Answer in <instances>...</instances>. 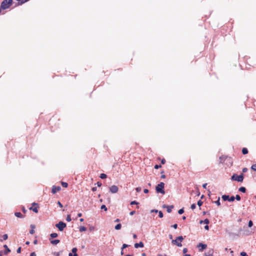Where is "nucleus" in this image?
Returning a JSON list of instances; mask_svg holds the SVG:
<instances>
[{
  "mask_svg": "<svg viewBox=\"0 0 256 256\" xmlns=\"http://www.w3.org/2000/svg\"><path fill=\"white\" fill-rule=\"evenodd\" d=\"M13 4V0H4L0 4V12L2 10L8 8Z\"/></svg>",
  "mask_w": 256,
  "mask_h": 256,
  "instance_id": "f257e3e1",
  "label": "nucleus"
},
{
  "mask_svg": "<svg viewBox=\"0 0 256 256\" xmlns=\"http://www.w3.org/2000/svg\"><path fill=\"white\" fill-rule=\"evenodd\" d=\"M164 185L165 184L164 182H160L158 184L155 188L156 192L164 194H165Z\"/></svg>",
  "mask_w": 256,
  "mask_h": 256,
  "instance_id": "f03ea898",
  "label": "nucleus"
},
{
  "mask_svg": "<svg viewBox=\"0 0 256 256\" xmlns=\"http://www.w3.org/2000/svg\"><path fill=\"white\" fill-rule=\"evenodd\" d=\"M184 237L182 236H178L174 240H172V244L177 246L181 247L182 246V242L184 240Z\"/></svg>",
  "mask_w": 256,
  "mask_h": 256,
  "instance_id": "7ed1b4c3",
  "label": "nucleus"
},
{
  "mask_svg": "<svg viewBox=\"0 0 256 256\" xmlns=\"http://www.w3.org/2000/svg\"><path fill=\"white\" fill-rule=\"evenodd\" d=\"M244 178V174L241 173L240 175L236 174H234L231 176V180L233 181H237L238 182H242Z\"/></svg>",
  "mask_w": 256,
  "mask_h": 256,
  "instance_id": "20e7f679",
  "label": "nucleus"
},
{
  "mask_svg": "<svg viewBox=\"0 0 256 256\" xmlns=\"http://www.w3.org/2000/svg\"><path fill=\"white\" fill-rule=\"evenodd\" d=\"M55 226L58 228L59 231L62 232L64 228L66 227V224L63 221H60L58 223L56 224Z\"/></svg>",
  "mask_w": 256,
  "mask_h": 256,
  "instance_id": "39448f33",
  "label": "nucleus"
},
{
  "mask_svg": "<svg viewBox=\"0 0 256 256\" xmlns=\"http://www.w3.org/2000/svg\"><path fill=\"white\" fill-rule=\"evenodd\" d=\"M197 247L198 248V250L200 252H202L207 248V244H204L202 242H200L197 245Z\"/></svg>",
  "mask_w": 256,
  "mask_h": 256,
  "instance_id": "423d86ee",
  "label": "nucleus"
},
{
  "mask_svg": "<svg viewBox=\"0 0 256 256\" xmlns=\"http://www.w3.org/2000/svg\"><path fill=\"white\" fill-rule=\"evenodd\" d=\"M162 208H166V211L168 213H170L172 211V209L174 208V205H166V204H164L162 205Z\"/></svg>",
  "mask_w": 256,
  "mask_h": 256,
  "instance_id": "0eeeda50",
  "label": "nucleus"
},
{
  "mask_svg": "<svg viewBox=\"0 0 256 256\" xmlns=\"http://www.w3.org/2000/svg\"><path fill=\"white\" fill-rule=\"evenodd\" d=\"M110 192L112 194L116 193L118 192V188L116 185H112L110 187Z\"/></svg>",
  "mask_w": 256,
  "mask_h": 256,
  "instance_id": "6e6552de",
  "label": "nucleus"
},
{
  "mask_svg": "<svg viewBox=\"0 0 256 256\" xmlns=\"http://www.w3.org/2000/svg\"><path fill=\"white\" fill-rule=\"evenodd\" d=\"M61 187L60 186H53L52 188V193L56 194L60 190Z\"/></svg>",
  "mask_w": 256,
  "mask_h": 256,
  "instance_id": "1a4fd4ad",
  "label": "nucleus"
},
{
  "mask_svg": "<svg viewBox=\"0 0 256 256\" xmlns=\"http://www.w3.org/2000/svg\"><path fill=\"white\" fill-rule=\"evenodd\" d=\"M32 206H36V207H34V208H33L32 206H31L30 208V210H32L34 212L36 213H38V204L34 202H33L32 204Z\"/></svg>",
  "mask_w": 256,
  "mask_h": 256,
  "instance_id": "9d476101",
  "label": "nucleus"
},
{
  "mask_svg": "<svg viewBox=\"0 0 256 256\" xmlns=\"http://www.w3.org/2000/svg\"><path fill=\"white\" fill-rule=\"evenodd\" d=\"M78 248H73L72 252L68 254V256H78L77 254Z\"/></svg>",
  "mask_w": 256,
  "mask_h": 256,
  "instance_id": "9b49d317",
  "label": "nucleus"
},
{
  "mask_svg": "<svg viewBox=\"0 0 256 256\" xmlns=\"http://www.w3.org/2000/svg\"><path fill=\"white\" fill-rule=\"evenodd\" d=\"M4 248V255H7L8 253L10 252V250L8 248L6 244H4L3 246Z\"/></svg>",
  "mask_w": 256,
  "mask_h": 256,
  "instance_id": "f8f14e48",
  "label": "nucleus"
},
{
  "mask_svg": "<svg viewBox=\"0 0 256 256\" xmlns=\"http://www.w3.org/2000/svg\"><path fill=\"white\" fill-rule=\"evenodd\" d=\"M134 246L136 248H142L144 247V244L142 242H140L138 243L134 244Z\"/></svg>",
  "mask_w": 256,
  "mask_h": 256,
  "instance_id": "ddd939ff",
  "label": "nucleus"
},
{
  "mask_svg": "<svg viewBox=\"0 0 256 256\" xmlns=\"http://www.w3.org/2000/svg\"><path fill=\"white\" fill-rule=\"evenodd\" d=\"M50 242L52 244H54V245H56L58 244V243L60 242V240H58V239H56V240H52V239H51L50 238Z\"/></svg>",
  "mask_w": 256,
  "mask_h": 256,
  "instance_id": "4468645a",
  "label": "nucleus"
},
{
  "mask_svg": "<svg viewBox=\"0 0 256 256\" xmlns=\"http://www.w3.org/2000/svg\"><path fill=\"white\" fill-rule=\"evenodd\" d=\"M228 156L225 155H222L219 157V159L220 160V163H222L224 162V160H226V158Z\"/></svg>",
  "mask_w": 256,
  "mask_h": 256,
  "instance_id": "2eb2a0df",
  "label": "nucleus"
},
{
  "mask_svg": "<svg viewBox=\"0 0 256 256\" xmlns=\"http://www.w3.org/2000/svg\"><path fill=\"white\" fill-rule=\"evenodd\" d=\"M14 216L18 218H24V216L22 214H21V212H14Z\"/></svg>",
  "mask_w": 256,
  "mask_h": 256,
  "instance_id": "dca6fc26",
  "label": "nucleus"
},
{
  "mask_svg": "<svg viewBox=\"0 0 256 256\" xmlns=\"http://www.w3.org/2000/svg\"><path fill=\"white\" fill-rule=\"evenodd\" d=\"M222 198L223 201H228V198H229V195L228 194H223L222 196Z\"/></svg>",
  "mask_w": 256,
  "mask_h": 256,
  "instance_id": "f3484780",
  "label": "nucleus"
},
{
  "mask_svg": "<svg viewBox=\"0 0 256 256\" xmlns=\"http://www.w3.org/2000/svg\"><path fill=\"white\" fill-rule=\"evenodd\" d=\"M209 223H210V220L208 218H206L204 220H200V224H208Z\"/></svg>",
  "mask_w": 256,
  "mask_h": 256,
  "instance_id": "a211bd4d",
  "label": "nucleus"
},
{
  "mask_svg": "<svg viewBox=\"0 0 256 256\" xmlns=\"http://www.w3.org/2000/svg\"><path fill=\"white\" fill-rule=\"evenodd\" d=\"M50 238L53 239L54 238H57L58 236V234L56 232H53L50 234Z\"/></svg>",
  "mask_w": 256,
  "mask_h": 256,
  "instance_id": "6ab92c4d",
  "label": "nucleus"
},
{
  "mask_svg": "<svg viewBox=\"0 0 256 256\" xmlns=\"http://www.w3.org/2000/svg\"><path fill=\"white\" fill-rule=\"evenodd\" d=\"M242 152L244 155H246L248 154V149L246 148H243L242 150Z\"/></svg>",
  "mask_w": 256,
  "mask_h": 256,
  "instance_id": "aec40b11",
  "label": "nucleus"
},
{
  "mask_svg": "<svg viewBox=\"0 0 256 256\" xmlns=\"http://www.w3.org/2000/svg\"><path fill=\"white\" fill-rule=\"evenodd\" d=\"M212 203L216 204L218 206H220L221 205L220 202V197L218 196V200L216 201H212Z\"/></svg>",
  "mask_w": 256,
  "mask_h": 256,
  "instance_id": "412c9836",
  "label": "nucleus"
},
{
  "mask_svg": "<svg viewBox=\"0 0 256 256\" xmlns=\"http://www.w3.org/2000/svg\"><path fill=\"white\" fill-rule=\"evenodd\" d=\"M87 230V228L84 226H80L79 227V230L80 232H86Z\"/></svg>",
  "mask_w": 256,
  "mask_h": 256,
  "instance_id": "4be33fe9",
  "label": "nucleus"
},
{
  "mask_svg": "<svg viewBox=\"0 0 256 256\" xmlns=\"http://www.w3.org/2000/svg\"><path fill=\"white\" fill-rule=\"evenodd\" d=\"M238 191L241 192H242V193H245L246 192V189L244 186H240L238 188Z\"/></svg>",
  "mask_w": 256,
  "mask_h": 256,
  "instance_id": "5701e85b",
  "label": "nucleus"
},
{
  "mask_svg": "<svg viewBox=\"0 0 256 256\" xmlns=\"http://www.w3.org/2000/svg\"><path fill=\"white\" fill-rule=\"evenodd\" d=\"M244 234L245 236H248L251 234V232L248 229H246L244 230Z\"/></svg>",
  "mask_w": 256,
  "mask_h": 256,
  "instance_id": "b1692460",
  "label": "nucleus"
},
{
  "mask_svg": "<svg viewBox=\"0 0 256 256\" xmlns=\"http://www.w3.org/2000/svg\"><path fill=\"white\" fill-rule=\"evenodd\" d=\"M107 175L106 174H104V173H102L100 174V178L102 179V180H104L105 178H107Z\"/></svg>",
  "mask_w": 256,
  "mask_h": 256,
  "instance_id": "393cba45",
  "label": "nucleus"
},
{
  "mask_svg": "<svg viewBox=\"0 0 256 256\" xmlns=\"http://www.w3.org/2000/svg\"><path fill=\"white\" fill-rule=\"evenodd\" d=\"M122 228V224L120 223L114 226V228L116 230H120Z\"/></svg>",
  "mask_w": 256,
  "mask_h": 256,
  "instance_id": "a878e982",
  "label": "nucleus"
},
{
  "mask_svg": "<svg viewBox=\"0 0 256 256\" xmlns=\"http://www.w3.org/2000/svg\"><path fill=\"white\" fill-rule=\"evenodd\" d=\"M60 183H61V185L62 186V187H64V188H66L68 187V184L66 182L62 181L60 182Z\"/></svg>",
  "mask_w": 256,
  "mask_h": 256,
  "instance_id": "bb28decb",
  "label": "nucleus"
},
{
  "mask_svg": "<svg viewBox=\"0 0 256 256\" xmlns=\"http://www.w3.org/2000/svg\"><path fill=\"white\" fill-rule=\"evenodd\" d=\"M140 204V203L137 202L136 200H132V201H131L130 203V204L132 205V206H133V205H138Z\"/></svg>",
  "mask_w": 256,
  "mask_h": 256,
  "instance_id": "cd10ccee",
  "label": "nucleus"
},
{
  "mask_svg": "<svg viewBox=\"0 0 256 256\" xmlns=\"http://www.w3.org/2000/svg\"><path fill=\"white\" fill-rule=\"evenodd\" d=\"M129 246H130V245H128L126 244H124L121 248V250H124V248H128Z\"/></svg>",
  "mask_w": 256,
  "mask_h": 256,
  "instance_id": "c85d7f7f",
  "label": "nucleus"
},
{
  "mask_svg": "<svg viewBox=\"0 0 256 256\" xmlns=\"http://www.w3.org/2000/svg\"><path fill=\"white\" fill-rule=\"evenodd\" d=\"M213 250H210L208 252V254H205V256H213Z\"/></svg>",
  "mask_w": 256,
  "mask_h": 256,
  "instance_id": "c756f323",
  "label": "nucleus"
},
{
  "mask_svg": "<svg viewBox=\"0 0 256 256\" xmlns=\"http://www.w3.org/2000/svg\"><path fill=\"white\" fill-rule=\"evenodd\" d=\"M235 200V198L234 196H229L228 202H232Z\"/></svg>",
  "mask_w": 256,
  "mask_h": 256,
  "instance_id": "7c9ffc66",
  "label": "nucleus"
},
{
  "mask_svg": "<svg viewBox=\"0 0 256 256\" xmlns=\"http://www.w3.org/2000/svg\"><path fill=\"white\" fill-rule=\"evenodd\" d=\"M66 220L68 222H70L72 220V218H71V216L70 214H68L66 217Z\"/></svg>",
  "mask_w": 256,
  "mask_h": 256,
  "instance_id": "2f4dec72",
  "label": "nucleus"
},
{
  "mask_svg": "<svg viewBox=\"0 0 256 256\" xmlns=\"http://www.w3.org/2000/svg\"><path fill=\"white\" fill-rule=\"evenodd\" d=\"M178 214H183L184 213V208H182L180 209V210H178Z\"/></svg>",
  "mask_w": 256,
  "mask_h": 256,
  "instance_id": "473e14b6",
  "label": "nucleus"
},
{
  "mask_svg": "<svg viewBox=\"0 0 256 256\" xmlns=\"http://www.w3.org/2000/svg\"><path fill=\"white\" fill-rule=\"evenodd\" d=\"M202 204L203 202L201 200H198L197 202V204L199 207H200L202 206Z\"/></svg>",
  "mask_w": 256,
  "mask_h": 256,
  "instance_id": "72a5a7b5",
  "label": "nucleus"
},
{
  "mask_svg": "<svg viewBox=\"0 0 256 256\" xmlns=\"http://www.w3.org/2000/svg\"><path fill=\"white\" fill-rule=\"evenodd\" d=\"M234 198L235 200H236L238 201H240L241 200V197L239 194H236Z\"/></svg>",
  "mask_w": 256,
  "mask_h": 256,
  "instance_id": "f704fd0d",
  "label": "nucleus"
},
{
  "mask_svg": "<svg viewBox=\"0 0 256 256\" xmlns=\"http://www.w3.org/2000/svg\"><path fill=\"white\" fill-rule=\"evenodd\" d=\"M158 217H159L160 218H163V216H164V214H163V213H162V211H161V210H159V211L158 212Z\"/></svg>",
  "mask_w": 256,
  "mask_h": 256,
  "instance_id": "c9c22d12",
  "label": "nucleus"
},
{
  "mask_svg": "<svg viewBox=\"0 0 256 256\" xmlns=\"http://www.w3.org/2000/svg\"><path fill=\"white\" fill-rule=\"evenodd\" d=\"M253 226V222L252 220H250L248 222V226L252 228Z\"/></svg>",
  "mask_w": 256,
  "mask_h": 256,
  "instance_id": "e433bc0d",
  "label": "nucleus"
},
{
  "mask_svg": "<svg viewBox=\"0 0 256 256\" xmlns=\"http://www.w3.org/2000/svg\"><path fill=\"white\" fill-rule=\"evenodd\" d=\"M100 208L102 210H104V211H106L108 210V208H107L106 206L104 204L102 205L101 207H100Z\"/></svg>",
  "mask_w": 256,
  "mask_h": 256,
  "instance_id": "4c0bfd02",
  "label": "nucleus"
},
{
  "mask_svg": "<svg viewBox=\"0 0 256 256\" xmlns=\"http://www.w3.org/2000/svg\"><path fill=\"white\" fill-rule=\"evenodd\" d=\"M2 240H6L8 238V235L7 234H4L2 236Z\"/></svg>",
  "mask_w": 256,
  "mask_h": 256,
  "instance_id": "58836bf2",
  "label": "nucleus"
},
{
  "mask_svg": "<svg viewBox=\"0 0 256 256\" xmlns=\"http://www.w3.org/2000/svg\"><path fill=\"white\" fill-rule=\"evenodd\" d=\"M240 256H248L247 253L245 252H242L240 253Z\"/></svg>",
  "mask_w": 256,
  "mask_h": 256,
  "instance_id": "ea45409f",
  "label": "nucleus"
},
{
  "mask_svg": "<svg viewBox=\"0 0 256 256\" xmlns=\"http://www.w3.org/2000/svg\"><path fill=\"white\" fill-rule=\"evenodd\" d=\"M251 169L252 170L256 172V164H252L251 166Z\"/></svg>",
  "mask_w": 256,
  "mask_h": 256,
  "instance_id": "a19ab883",
  "label": "nucleus"
},
{
  "mask_svg": "<svg viewBox=\"0 0 256 256\" xmlns=\"http://www.w3.org/2000/svg\"><path fill=\"white\" fill-rule=\"evenodd\" d=\"M22 210L24 214H26L27 212V210L24 206H22Z\"/></svg>",
  "mask_w": 256,
  "mask_h": 256,
  "instance_id": "79ce46f5",
  "label": "nucleus"
},
{
  "mask_svg": "<svg viewBox=\"0 0 256 256\" xmlns=\"http://www.w3.org/2000/svg\"><path fill=\"white\" fill-rule=\"evenodd\" d=\"M161 167H162L161 164H156L154 166V168L155 169H158V168H160Z\"/></svg>",
  "mask_w": 256,
  "mask_h": 256,
  "instance_id": "37998d69",
  "label": "nucleus"
},
{
  "mask_svg": "<svg viewBox=\"0 0 256 256\" xmlns=\"http://www.w3.org/2000/svg\"><path fill=\"white\" fill-rule=\"evenodd\" d=\"M95 185H97L98 187H100L102 185V182L100 181H98L95 184Z\"/></svg>",
  "mask_w": 256,
  "mask_h": 256,
  "instance_id": "c03bdc74",
  "label": "nucleus"
},
{
  "mask_svg": "<svg viewBox=\"0 0 256 256\" xmlns=\"http://www.w3.org/2000/svg\"><path fill=\"white\" fill-rule=\"evenodd\" d=\"M164 170H162L161 172H160V174H162L161 175V176L160 178H166V175L165 174H164Z\"/></svg>",
  "mask_w": 256,
  "mask_h": 256,
  "instance_id": "a18cd8bd",
  "label": "nucleus"
},
{
  "mask_svg": "<svg viewBox=\"0 0 256 256\" xmlns=\"http://www.w3.org/2000/svg\"><path fill=\"white\" fill-rule=\"evenodd\" d=\"M196 208V204H192L190 206V208L192 210H194Z\"/></svg>",
  "mask_w": 256,
  "mask_h": 256,
  "instance_id": "49530a36",
  "label": "nucleus"
},
{
  "mask_svg": "<svg viewBox=\"0 0 256 256\" xmlns=\"http://www.w3.org/2000/svg\"><path fill=\"white\" fill-rule=\"evenodd\" d=\"M62 251L58 252H55L54 254L55 256H60V253H62Z\"/></svg>",
  "mask_w": 256,
  "mask_h": 256,
  "instance_id": "de8ad7c7",
  "label": "nucleus"
},
{
  "mask_svg": "<svg viewBox=\"0 0 256 256\" xmlns=\"http://www.w3.org/2000/svg\"><path fill=\"white\" fill-rule=\"evenodd\" d=\"M159 210L156 209H152L150 210L151 213H158Z\"/></svg>",
  "mask_w": 256,
  "mask_h": 256,
  "instance_id": "09e8293b",
  "label": "nucleus"
},
{
  "mask_svg": "<svg viewBox=\"0 0 256 256\" xmlns=\"http://www.w3.org/2000/svg\"><path fill=\"white\" fill-rule=\"evenodd\" d=\"M142 190V188L140 187H137L136 188V192H140Z\"/></svg>",
  "mask_w": 256,
  "mask_h": 256,
  "instance_id": "8fccbe9b",
  "label": "nucleus"
},
{
  "mask_svg": "<svg viewBox=\"0 0 256 256\" xmlns=\"http://www.w3.org/2000/svg\"><path fill=\"white\" fill-rule=\"evenodd\" d=\"M248 169L246 168H244L242 169V173L244 174V173L248 171Z\"/></svg>",
  "mask_w": 256,
  "mask_h": 256,
  "instance_id": "3c124183",
  "label": "nucleus"
},
{
  "mask_svg": "<svg viewBox=\"0 0 256 256\" xmlns=\"http://www.w3.org/2000/svg\"><path fill=\"white\" fill-rule=\"evenodd\" d=\"M21 251H22V248L21 247H18V249L16 250V252L18 254H20L21 252Z\"/></svg>",
  "mask_w": 256,
  "mask_h": 256,
  "instance_id": "603ef678",
  "label": "nucleus"
},
{
  "mask_svg": "<svg viewBox=\"0 0 256 256\" xmlns=\"http://www.w3.org/2000/svg\"><path fill=\"white\" fill-rule=\"evenodd\" d=\"M57 204L61 208H63L64 206L62 204L60 201H58Z\"/></svg>",
  "mask_w": 256,
  "mask_h": 256,
  "instance_id": "864d4df0",
  "label": "nucleus"
},
{
  "mask_svg": "<svg viewBox=\"0 0 256 256\" xmlns=\"http://www.w3.org/2000/svg\"><path fill=\"white\" fill-rule=\"evenodd\" d=\"M188 252V249L187 248H184L182 250V252L184 254H186V252Z\"/></svg>",
  "mask_w": 256,
  "mask_h": 256,
  "instance_id": "5fc2aeb1",
  "label": "nucleus"
},
{
  "mask_svg": "<svg viewBox=\"0 0 256 256\" xmlns=\"http://www.w3.org/2000/svg\"><path fill=\"white\" fill-rule=\"evenodd\" d=\"M171 227H172V228H174V229H176V228H178V224H174L172 225V226H171Z\"/></svg>",
  "mask_w": 256,
  "mask_h": 256,
  "instance_id": "6e6d98bb",
  "label": "nucleus"
},
{
  "mask_svg": "<svg viewBox=\"0 0 256 256\" xmlns=\"http://www.w3.org/2000/svg\"><path fill=\"white\" fill-rule=\"evenodd\" d=\"M226 232L230 236H232V232H230L227 230H226Z\"/></svg>",
  "mask_w": 256,
  "mask_h": 256,
  "instance_id": "4d7b16f0",
  "label": "nucleus"
},
{
  "mask_svg": "<svg viewBox=\"0 0 256 256\" xmlns=\"http://www.w3.org/2000/svg\"><path fill=\"white\" fill-rule=\"evenodd\" d=\"M166 160L164 158H162L160 160V162L162 164H164L166 163Z\"/></svg>",
  "mask_w": 256,
  "mask_h": 256,
  "instance_id": "13d9d810",
  "label": "nucleus"
},
{
  "mask_svg": "<svg viewBox=\"0 0 256 256\" xmlns=\"http://www.w3.org/2000/svg\"><path fill=\"white\" fill-rule=\"evenodd\" d=\"M34 232H35L34 230L30 229L29 232L30 234H33L34 233Z\"/></svg>",
  "mask_w": 256,
  "mask_h": 256,
  "instance_id": "bf43d9fd",
  "label": "nucleus"
},
{
  "mask_svg": "<svg viewBox=\"0 0 256 256\" xmlns=\"http://www.w3.org/2000/svg\"><path fill=\"white\" fill-rule=\"evenodd\" d=\"M30 256H36V252H34L30 254Z\"/></svg>",
  "mask_w": 256,
  "mask_h": 256,
  "instance_id": "052dcab7",
  "label": "nucleus"
},
{
  "mask_svg": "<svg viewBox=\"0 0 256 256\" xmlns=\"http://www.w3.org/2000/svg\"><path fill=\"white\" fill-rule=\"evenodd\" d=\"M144 193H145V194H148V192H149V190H148V189H147V188H144Z\"/></svg>",
  "mask_w": 256,
  "mask_h": 256,
  "instance_id": "680f3d73",
  "label": "nucleus"
},
{
  "mask_svg": "<svg viewBox=\"0 0 256 256\" xmlns=\"http://www.w3.org/2000/svg\"><path fill=\"white\" fill-rule=\"evenodd\" d=\"M136 214V211H135V210H132V212H130V216H133V215H134V214Z\"/></svg>",
  "mask_w": 256,
  "mask_h": 256,
  "instance_id": "e2e57ef3",
  "label": "nucleus"
},
{
  "mask_svg": "<svg viewBox=\"0 0 256 256\" xmlns=\"http://www.w3.org/2000/svg\"><path fill=\"white\" fill-rule=\"evenodd\" d=\"M96 190H97V188H96V186H94V187H92V192H96Z\"/></svg>",
  "mask_w": 256,
  "mask_h": 256,
  "instance_id": "0e129e2a",
  "label": "nucleus"
},
{
  "mask_svg": "<svg viewBox=\"0 0 256 256\" xmlns=\"http://www.w3.org/2000/svg\"><path fill=\"white\" fill-rule=\"evenodd\" d=\"M207 183H204L202 184V188L204 189H206V186H207Z\"/></svg>",
  "mask_w": 256,
  "mask_h": 256,
  "instance_id": "69168bd1",
  "label": "nucleus"
},
{
  "mask_svg": "<svg viewBox=\"0 0 256 256\" xmlns=\"http://www.w3.org/2000/svg\"><path fill=\"white\" fill-rule=\"evenodd\" d=\"M204 229L206 230H209V226H208V224H206L205 226H204Z\"/></svg>",
  "mask_w": 256,
  "mask_h": 256,
  "instance_id": "338daca9",
  "label": "nucleus"
},
{
  "mask_svg": "<svg viewBox=\"0 0 256 256\" xmlns=\"http://www.w3.org/2000/svg\"><path fill=\"white\" fill-rule=\"evenodd\" d=\"M33 243L34 244H36L38 243V240H34L33 242Z\"/></svg>",
  "mask_w": 256,
  "mask_h": 256,
  "instance_id": "774afa93",
  "label": "nucleus"
}]
</instances>
